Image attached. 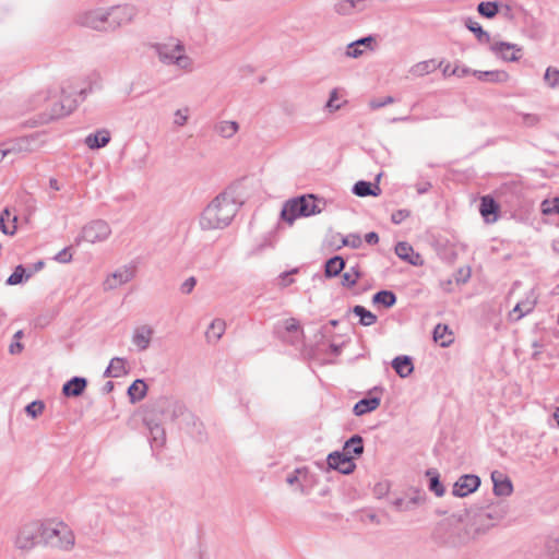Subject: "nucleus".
Returning <instances> with one entry per match:
<instances>
[{"label":"nucleus","mask_w":559,"mask_h":559,"mask_svg":"<svg viewBox=\"0 0 559 559\" xmlns=\"http://www.w3.org/2000/svg\"><path fill=\"white\" fill-rule=\"evenodd\" d=\"M154 330L147 324L136 326L132 334V343L140 352L146 350L150 347Z\"/></svg>","instance_id":"a211bd4d"},{"label":"nucleus","mask_w":559,"mask_h":559,"mask_svg":"<svg viewBox=\"0 0 559 559\" xmlns=\"http://www.w3.org/2000/svg\"><path fill=\"white\" fill-rule=\"evenodd\" d=\"M376 41L374 37L369 35L361 37L353 43H349L346 47L345 55L348 58H359L364 53V48L372 49V44Z\"/></svg>","instance_id":"412c9836"},{"label":"nucleus","mask_w":559,"mask_h":559,"mask_svg":"<svg viewBox=\"0 0 559 559\" xmlns=\"http://www.w3.org/2000/svg\"><path fill=\"white\" fill-rule=\"evenodd\" d=\"M143 421L150 430L152 440L158 444H163L165 442V430L162 426L164 421H160V419L148 412H145Z\"/></svg>","instance_id":"6ab92c4d"},{"label":"nucleus","mask_w":559,"mask_h":559,"mask_svg":"<svg viewBox=\"0 0 559 559\" xmlns=\"http://www.w3.org/2000/svg\"><path fill=\"white\" fill-rule=\"evenodd\" d=\"M110 141V133L106 129H102L96 133H91L85 138V144L91 150H97L106 146Z\"/></svg>","instance_id":"b1692460"},{"label":"nucleus","mask_w":559,"mask_h":559,"mask_svg":"<svg viewBox=\"0 0 559 559\" xmlns=\"http://www.w3.org/2000/svg\"><path fill=\"white\" fill-rule=\"evenodd\" d=\"M45 409V404L43 401H33L25 407L26 414L32 417L36 418L38 417Z\"/></svg>","instance_id":"603ef678"},{"label":"nucleus","mask_w":559,"mask_h":559,"mask_svg":"<svg viewBox=\"0 0 559 559\" xmlns=\"http://www.w3.org/2000/svg\"><path fill=\"white\" fill-rule=\"evenodd\" d=\"M126 359L121 357H115L110 360L109 366L106 368L104 376L107 378H119L127 374Z\"/></svg>","instance_id":"c756f323"},{"label":"nucleus","mask_w":559,"mask_h":559,"mask_svg":"<svg viewBox=\"0 0 559 559\" xmlns=\"http://www.w3.org/2000/svg\"><path fill=\"white\" fill-rule=\"evenodd\" d=\"M433 340L442 347L449 346L453 342V337L448 325L441 323L437 324L433 330Z\"/></svg>","instance_id":"4c0bfd02"},{"label":"nucleus","mask_w":559,"mask_h":559,"mask_svg":"<svg viewBox=\"0 0 559 559\" xmlns=\"http://www.w3.org/2000/svg\"><path fill=\"white\" fill-rule=\"evenodd\" d=\"M539 122V117L535 114H524L523 123L533 127Z\"/></svg>","instance_id":"69168bd1"},{"label":"nucleus","mask_w":559,"mask_h":559,"mask_svg":"<svg viewBox=\"0 0 559 559\" xmlns=\"http://www.w3.org/2000/svg\"><path fill=\"white\" fill-rule=\"evenodd\" d=\"M147 385L142 379H136L128 389V395L131 403L143 400L146 395Z\"/></svg>","instance_id":"72a5a7b5"},{"label":"nucleus","mask_w":559,"mask_h":559,"mask_svg":"<svg viewBox=\"0 0 559 559\" xmlns=\"http://www.w3.org/2000/svg\"><path fill=\"white\" fill-rule=\"evenodd\" d=\"M189 119V108H180L177 109L174 114V124L178 127H182L188 122Z\"/></svg>","instance_id":"864d4df0"},{"label":"nucleus","mask_w":559,"mask_h":559,"mask_svg":"<svg viewBox=\"0 0 559 559\" xmlns=\"http://www.w3.org/2000/svg\"><path fill=\"white\" fill-rule=\"evenodd\" d=\"M544 80L550 88L559 87V70L556 68H547Z\"/></svg>","instance_id":"8fccbe9b"},{"label":"nucleus","mask_w":559,"mask_h":559,"mask_svg":"<svg viewBox=\"0 0 559 559\" xmlns=\"http://www.w3.org/2000/svg\"><path fill=\"white\" fill-rule=\"evenodd\" d=\"M490 50L503 61H518L521 58V48L515 44L496 41L490 45Z\"/></svg>","instance_id":"ddd939ff"},{"label":"nucleus","mask_w":559,"mask_h":559,"mask_svg":"<svg viewBox=\"0 0 559 559\" xmlns=\"http://www.w3.org/2000/svg\"><path fill=\"white\" fill-rule=\"evenodd\" d=\"M426 475L429 479V490L432 491L437 497H442L445 492L444 486L440 481L439 474L436 469H428Z\"/></svg>","instance_id":"37998d69"},{"label":"nucleus","mask_w":559,"mask_h":559,"mask_svg":"<svg viewBox=\"0 0 559 559\" xmlns=\"http://www.w3.org/2000/svg\"><path fill=\"white\" fill-rule=\"evenodd\" d=\"M297 473L300 475V480L296 490L301 495H309L314 485L313 475L310 473L308 467H298Z\"/></svg>","instance_id":"cd10ccee"},{"label":"nucleus","mask_w":559,"mask_h":559,"mask_svg":"<svg viewBox=\"0 0 559 559\" xmlns=\"http://www.w3.org/2000/svg\"><path fill=\"white\" fill-rule=\"evenodd\" d=\"M9 216H10L9 209H4L2 211V213L0 214V228H1L3 234L13 236L16 233V229H17V227H16L17 217L13 216V218H12V223H13L12 230H9V226L4 223L5 218H9Z\"/></svg>","instance_id":"de8ad7c7"},{"label":"nucleus","mask_w":559,"mask_h":559,"mask_svg":"<svg viewBox=\"0 0 559 559\" xmlns=\"http://www.w3.org/2000/svg\"><path fill=\"white\" fill-rule=\"evenodd\" d=\"M283 326L287 333L293 334L290 340H288L289 343L296 344L301 341V336H302L304 332L300 328L298 320H296L295 318L286 319L283 322Z\"/></svg>","instance_id":"e433bc0d"},{"label":"nucleus","mask_w":559,"mask_h":559,"mask_svg":"<svg viewBox=\"0 0 559 559\" xmlns=\"http://www.w3.org/2000/svg\"><path fill=\"white\" fill-rule=\"evenodd\" d=\"M471 277V270L467 269H460L457 271V275L455 277L457 283H466L468 278Z\"/></svg>","instance_id":"338daca9"},{"label":"nucleus","mask_w":559,"mask_h":559,"mask_svg":"<svg viewBox=\"0 0 559 559\" xmlns=\"http://www.w3.org/2000/svg\"><path fill=\"white\" fill-rule=\"evenodd\" d=\"M87 386V380L83 377H73L62 386V394L67 397H78Z\"/></svg>","instance_id":"aec40b11"},{"label":"nucleus","mask_w":559,"mask_h":559,"mask_svg":"<svg viewBox=\"0 0 559 559\" xmlns=\"http://www.w3.org/2000/svg\"><path fill=\"white\" fill-rule=\"evenodd\" d=\"M372 302L391 308L396 304V295L392 290H379L373 295Z\"/></svg>","instance_id":"ea45409f"},{"label":"nucleus","mask_w":559,"mask_h":559,"mask_svg":"<svg viewBox=\"0 0 559 559\" xmlns=\"http://www.w3.org/2000/svg\"><path fill=\"white\" fill-rule=\"evenodd\" d=\"M493 484V493L498 497H508L513 492V486L510 478L500 471L491 473Z\"/></svg>","instance_id":"f3484780"},{"label":"nucleus","mask_w":559,"mask_h":559,"mask_svg":"<svg viewBox=\"0 0 559 559\" xmlns=\"http://www.w3.org/2000/svg\"><path fill=\"white\" fill-rule=\"evenodd\" d=\"M151 48L164 66H175L188 73L194 70V61L186 53V46L181 40L170 39L167 43H155Z\"/></svg>","instance_id":"7ed1b4c3"},{"label":"nucleus","mask_w":559,"mask_h":559,"mask_svg":"<svg viewBox=\"0 0 559 559\" xmlns=\"http://www.w3.org/2000/svg\"><path fill=\"white\" fill-rule=\"evenodd\" d=\"M393 102H394V98L392 96H386V97H384L382 99L371 100L369 105H370V107L372 109H379V108L384 107V106H386L389 104H392Z\"/></svg>","instance_id":"0e129e2a"},{"label":"nucleus","mask_w":559,"mask_h":559,"mask_svg":"<svg viewBox=\"0 0 559 559\" xmlns=\"http://www.w3.org/2000/svg\"><path fill=\"white\" fill-rule=\"evenodd\" d=\"M537 304V295L534 289H531L525 299L519 301L515 307L510 311L509 319L512 321H519L524 316L531 313Z\"/></svg>","instance_id":"4468645a"},{"label":"nucleus","mask_w":559,"mask_h":559,"mask_svg":"<svg viewBox=\"0 0 559 559\" xmlns=\"http://www.w3.org/2000/svg\"><path fill=\"white\" fill-rule=\"evenodd\" d=\"M134 275L135 267L133 265H124L112 273V275L105 281V288L115 289L119 285L130 282Z\"/></svg>","instance_id":"2eb2a0df"},{"label":"nucleus","mask_w":559,"mask_h":559,"mask_svg":"<svg viewBox=\"0 0 559 559\" xmlns=\"http://www.w3.org/2000/svg\"><path fill=\"white\" fill-rule=\"evenodd\" d=\"M225 321L222 319H215L210 324L205 335L209 342L216 343L225 332Z\"/></svg>","instance_id":"58836bf2"},{"label":"nucleus","mask_w":559,"mask_h":559,"mask_svg":"<svg viewBox=\"0 0 559 559\" xmlns=\"http://www.w3.org/2000/svg\"><path fill=\"white\" fill-rule=\"evenodd\" d=\"M197 285V280L193 276L188 277L180 286L182 294H190Z\"/></svg>","instance_id":"e2e57ef3"},{"label":"nucleus","mask_w":559,"mask_h":559,"mask_svg":"<svg viewBox=\"0 0 559 559\" xmlns=\"http://www.w3.org/2000/svg\"><path fill=\"white\" fill-rule=\"evenodd\" d=\"M160 419V421H175L187 414L186 406L171 397L162 396L157 399L146 411Z\"/></svg>","instance_id":"423d86ee"},{"label":"nucleus","mask_w":559,"mask_h":559,"mask_svg":"<svg viewBox=\"0 0 559 559\" xmlns=\"http://www.w3.org/2000/svg\"><path fill=\"white\" fill-rule=\"evenodd\" d=\"M380 397L376 396L361 399L355 404L353 412L356 416H362L377 409L380 405Z\"/></svg>","instance_id":"bb28decb"},{"label":"nucleus","mask_w":559,"mask_h":559,"mask_svg":"<svg viewBox=\"0 0 559 559\" xmlns=\"http://www.w3.org/2000/svg\"><path fill=\"white\" fill-rule=\"evenodd\" d=\"M28 141L26 139H20L14 143H11L10 145H0V148L2 151H8L7 156L11 154L22 153L28 151L27 147Z\"/></svg>","instance_id":"a18cd8bd"},{"label":"nucleus","mask_w":559,"mask_h":559,"mask_svg":"<svg viewBox=\"0 0 559 559\" xmlns=\"http://www.w3.org/2000/svg\"><path fill=\"white\" fill-rule=\"evenodd\" d=\"M26 270L24 269L23 265H17L13 273L8 277L7 280V284L8 285H17V284H21L24 280V277L26 278Z\"/></svg>","instance_id":"3c124183"},{"label":"nucleus","mask_w":559,"mask_h":559,"mask_svg":"<svg viewBox=\"0 0 559 559\" xmlns=\"http://www.w3.org/2000/svg\"><path fill=\"white\" fill-rule=\"evenodd\" d=\"M61 92L62 97L60 102H57L52 105L48 115V119H58L64 117L72 112V110L76 107V99H72L70 95H67L63 88Z\"/></svg>","instance_id":"dca6fc26"},{"label":"nucleus","mask_w":559,"mask_h":559,"mask_svg":"<svg viewBox=\"0 0 559 559\" xmlns=\"http://www.w3.org/2000/svg\"><path fill=\"white\" fill-rule=\"evenodd\" d=\"M23 335H24V333L22 330H19L17 332H15V334L13 335L14 341L10 344V347H9L10 354L16 355L23 350L24 346L19 341L20 338L23 337Z\"/></svg>","instance_id":"5fc2aeb1"},{"label":"nucleus","mask_w":559,"mask_h":559,"mask_svg":"<svg viewBox=\"0 0 559 559\" xmlns=\"http://www.w3.org/2000/svg\"><path fill=\"white\" fill-rule=\"evenodd\" d=\"M426 500V495L425 492H420V491H416L415 496H413L412 498H409L406 503H405V510H413L415 509L417 506L424 503Z\"/></svg>","instance_id":"6e6d98bb"},{"label":"nucleus","mask_w":559,"mask_h":559,"mask_svg":"<svg viewBox=\"0 0 559 559\" xmlns=\"http://www.w3.org/2000/svg\"><path fill=\"white\" fill-rule=\"evenodd\" d=\"M392 368L401 378H407L414 371L413 360L409 356H397L392 360Z\"/></svg>","instance_id":"393cba45"},{"label":"nucleus","mask_w":559,"mask_h":559,"mask_svg":"<svg viewBox=\"0 0 559 559\" xmlns=\"http://www.w3.org/2000/svg\"><path fill=\"white\" fill-rule=\"evenodd\" d=\"M41 522L29 521L20 525L13 538V545L17 550L28 552L40 538Z\"/></svg>","instance_id":"0eeeda50"},{"label":"nucleus","mask_w":559,"mask_h":559,"mask_svg":"<svg viewBox=\"0 0 559 559\" xmlns=\"http://www.w3.org/2000/svg\"><path fill=\"white\" fill-rule=\"evenodd\" d=\"M345 260L341 255H334L325 262L324 275L329 278L337 276L345 269Z\"/></svg>","instance_id":"7c9ffc66"},{"label":"nucleus","mask_w":559,"mask_h":559,"mask_svg":"<svg viewBox=\"0 0 559 559\" xmlns=\"http://www.w3.org/2000/svg\"><path fill=\"white\" fill-rule=\"evenodd\" d=\"M411 215V212L408 210H397L391 215L392 223L399 225L402 222H404L408 216Z\"/></svg>","instance_id":"052dcab7"},{"label":"nucleus","mask_w":559,"mask_h":559,"mask_svg":"<svg viewBox=\"0 0 559 559\" xmlns=\"http://www.w3.org/2000/svg\"><path fill=\"white\" fill-rule=\"evenodd\" d=\"M546 548L554 559H559V537L549 538Z\"/></svg>","instance_id":"13d9d810"},{"label":"nucleus","mask_w":559,"mask_h":559,"mask_svg":"<svg viewBox=\"0 0 559 559\" xmlns=\"http://www.w3.org/2000/svg\"><path fill=\"white\" fill-rule=\"evenodd\" d=\"M340 96H338V90L333 88L330 92L329 99L325 103L324 109L329 111L330 114H333L337 110H340L343 106L342 103H338Z\"/></svg>","instance_id":"49530a36"},{"label":"nucleus","mask_w":559,"mask_h":559,"mask_svg":"<svg viewBox=\"0 0 559 559\" xmlns=\"http://www.w3.org/2000/svg\"><path fill=\"white\" fill-rule=\"evenodd\" d=\"M239 205L227 192L218 194L202 212L200 226L203 230L222 229L227 227Z\"/></svg>","instance_id":"f03ea898"},{"label":"nucleus","mask_w":559,"mask_h":559,"mask_svg":"<svg viewBox=\"0 0 559 559\" xmlns=\"http://www.w3.org/2000/svg\"><path fill=\"white\" fill-rule=\"evenodd\" d=\"M299 480L300 475L297 473V468L286 477V483L290 486L296 485L298 487Z\"/></svg>","instance_id":"774afa93"},{"label":"nucleus","mask_w":559,"mask_h":559,"mask_svg":"<svg viewBox=\"0 0 559 559\" xmlns=\"http://www.w3.org/2000/svg\"><path fill=\"white\" fill-rule=\"evenodd\" d=\"M41 540L51 547L70 550L74 546V534L63 522L41 523Z\"/></svg>","instance_id":"20e7f679"},{"label":"nucleus","mask_w":559,"mask_h":559,"mask_svg":"<svg viewBox=\"0 0 559 559\" xmlns=\"http://www.w3.org/2000/svg\"><path fill=\"white\" fill-rule=\"evenodd\" d=\"M395 253L400 259L411 263L412 265H418L420 263V255L415 253L413 247L405 241L396 243Z\"/></svg>","instance_id":"5701e85b"},{"label":"nucleus","mask_w":559,"mask_h":559,"mask_svg":"<svg viewBox=\"0 0 559 559\" xmlns=\"http://www.w3.org/2000/svg\"><path fill=\"white\" fill-rule=\"evenodd\" d=\"M542 211L546 215H549L552 213L559 214V199L556 198L552 201H544L542 204Z\"/></svg>","instance_id":"4d7b16f0"},{"label":"nucleus","mask_w":559,"mask_h":559,"mask_svg":"<svg viewBox=\"0 0 559 559\" xmlns=\"http://www.w3.org/2000/svg\"><path fill=\"white\" fill-rule=\"evenodd\" d=\"M480 486V478L474 474L461 476L453 485L452 495L455 497H466L476 491Z\"/></svg>","instance_id":"f8f14e48"},{"label":"nucleus","mask_w":559,"mask_h":559,"mask_svg":"<svg viewBox=\"0 0 559 559\" xmlns=\"http://www.w3.org/2000/svg\"><path fill=\"white\" fill-rule=\"evenodd\" d=\"M353 312L359 318V323L364 326H370L377 322V316L367 310L364 306H355Z\"/></svg>","instance_id":"79ce46f5"},{"label":"nucleus","mask_w":559,"mask_h":559,"mask_svg":"<svg viewBox=\"0 0 559 559\" xmlns=\"http://www.w3.org/2000/svg\"><path fill=\"white\" fill-rule=\"evenodd\" d=\"M499 211L498 203L493 198L486 195L480 200L479 212L486 222H495L497 219V213Z\"/></svg>","instance_id":"4be33fe9"},{"label":"nucleus","mask_w":559,"mask_h":559,"mask_svg":"<svg viewBox=\"0 0 559 559\" xmlns=\"http://www.w3.org/2000/svg\"><path fill=\"white\" fill-rule=\"evenodd\" d=\"M343 453L359 456L364 453V440L359 435L352 436L344 444Z\"/></svg>","instance_id":"473e14b6"},{"label":"nucleus","mask_w":559,"mask_h":559,"mask_svg":"<svg viewBox=\"0 0 559 559\" xmlns=\"http://www.w3.org/2000/svg\"><path fill=\"white\" fill-rule=\"evenodd\" d=\"M497 519L498 516H495L491 512L480 510L475 515V524L477 526L472 532L471 528L463 525L461 519L455 515L449 516L440 523V528L449 531L448 535L444 537V543L452 547L466 545L493 525L492 523H489V521Z\"/></svg>","instance_id":"f257e3e1"},{"label":"nucleus","mask_w":559,"mask_h":559,"mask_svg":"<svg viewBox=\"0 0 559 559\" xmlns=\"http://www.w3.org/2000/svg\"><path fill=\"white\" fill-rule=\"evenodd\" d=\"M478 13L487 19H492L499 12V4L497 2H480L477 7Z\"/></svg>","instance_id":"c03bdc74"},{"label":"nucleus","mask_w":559,"mask_h":559,"mask_svg":"<svg viewBox=\"0 0 559 559\" xmlns=\"http://www.w3.org/2000/svg\"><path fill=\"white\" fill-rule=\"evenodd\" d=\"M110 234L109 225L105 221L97 219L83 227L81 237L87 242L95 243L106 240Z\"/></svg>","instance_id":"9d476101"},{"label":"nucleus","mask_w":559,"mask_h":559,"mask_svg":"<svg viewBox=\"0 0 559 559\" xmlns=\"http://www.w3.org/2000/svg\"><path fill=\"white\" fill-rule=\"evenodd\" d=\"M326 464L330 469H335L344 475L352 474L356 467L353 457L340 451L330 453L326 457Z\"/></svg>","instance_id":"9b49d317"},{"label":"nucleus","mask_w":559,"mask_h":559,"mask_svg":"<svg viewBox=\"0 0 559 559\" xmlns=\"http://www.w3.org/2000/svg\"><path fill=\"white\" fill-rule=\"evenodd\" d=\"M57 262L59 263H69L72 260V254L70 252L69 248H64L61 251H59L55 258Z\"/></svg>","instance_id":"680f3d73"},{"label":"nucleus","mask_w":559,"mask_h":559,"mask_svg":"<svg viewBox=\"0 0 559 559\" xmlns=\"http://www.w3.org/2000/svg\"><path fill=\"white\" fill-rule=\"evenodd\" d=\"M352 191L357 197H377L380 194L381 189L378 185L372 186L369 181L360 180L354 185Z\"/></svg>","instance_id":"c85d7f7f"},{"label":"nucleus","mask_w":559,"mask_h":559,"mask_svg":"<svg viewBox=\"0 0 559 559\" xmlns=\"http://www.w3.org/2000/svg\"><path fill=\"white\" fill-rule=\"evenodd\" d=\"M359 277L360 273L356 270L355 266H353L342 275V285L346 287H353L356 285Z\"/></svg>","instance_id":"09e8293b"},{"label":"nucleus","mask_w":559,"mask_h":559,"mask_svg":"<svg viewBox=\"0 0 559 559\" xmlns=\"http://www.w3.org/2000/svg\"><path fill=\"white\" fill-rule=\"evenodd\" d=\"M185 421L189 429V432L198 436L200 439L202 438L204 433V426L203 423L199 420L198 417H195L192 413L187 412L185 415Z\"/></svg>","instance_id":"a19ab883"},{"label":"nucleus","mask_w":559,"mask_h":559,"mask_svg":"<svg viewBox=\"0 0 559 559\" xmlns=\"http://www.w3.org/2000/svg\"><path fill=\"white\" fill-rule=\"evenodd\" d=\"M76 23L81 26L99 32L109 31L107 10L105 9H95L82 12L78 15Z\"/></svg>","instance_id":"6e6552de"},{"label":"nucleus","mask_w":559,"mask_h":559,"mask_svg":"<svg viewBox=\"0 0 559 559\" xmlns=\"http://www.w3.org/2000/svg\"><path fill=\"white\" fill-rule=\"evenodd\" d=\"M464 25L468 31L475 34L477 40L480 44H489L490 35L488 32L484 31L479 23L474 21L472 17H467L464 21Z\"/></svg>","instance_id":"f704fd0d"},{"label":"nucleus","mask_w":559,"mask_h":559,"mask_svg":"<svg viewBox=\"0 0 559 559\" xmlns=\"http://www.w3.org/2000/svg\"><path fill=\"white\" fill-rule=\"evenodd\" d=\"M320 212L321 210L318 209L317 200L313 195H301L285 202L281 217L292 225L300 216H310Z\"/></svg>","instance_id":"39448f33"},{"label":"nucleus","mask_w":559,"mask_h":559,"mask_svg":"<svg viewBox=\"0 0 559 559\" xmlns=\"http://www.w3.org/2000/svg\"><path fill=\"white\" fill-rule=\"evenodd\" d=\"M215 132L224 139L233 138L239 130V124L236 121H219L215 124Z\"/></svg>","instance_id":"c9c22d12"},{"label":"nucleus","mask_w":559,"mask_h":559,"mask_svg":"<svg viewBox=\"0 0 559 559\" xmlns=\"http://www.w3.org/2000/svg\"><path fill=\"white\" fill-rule=\"evenodd\" d=\"M342 243L343 246H348L356 249L361 246V238L357 234H350L342 239Z\"/></svg>","instance_id":"bf43d9fd"},{"label":"nucleus","mask_w":559,"mask_h":559,"mask_svg":"<svg viewBox=\"0 0 559 559\" xmlns=\"http://www.w3.org/2000/svg\"><path fill=\"white\" fill-rule=\"evenodd\" d=\"M473 74L481 82L490 83H504L509 79V74L506 71L492 70V71H478L475 70Z\"/></svg>","instance_id":"a878e982"},{"label":"nucleus","mask_w":559,"mask_h":559,"mask_svg":"<svg viewBox=\"0 0 559 559\" xmlns=\"http://www.w3.org/2000/svg\"><path fill=\"white\" fill-rule=\"evenodd\" d=\"M441 66V62L437 63L436 60H425L417 62L409 69V73L414 76H424L433 72L437 68Z\"/></svg>","instance_id":"2f4dec72"},{"label":"nucleus","mask_w":559,"mask_h":559,"mask_svg":"<svg viewBox=\"0 0 559 559\" xmlns=\"http://www.w3.org/2000/svg\"><path fill=\"white\" fill-rule=\"evenodd\" d=\"M136 14L133 5H116L107 10L109 31H115L121 25L130 23Z\"/></svg>","instance_id":"1a4fd4ad"}]
</instances>
